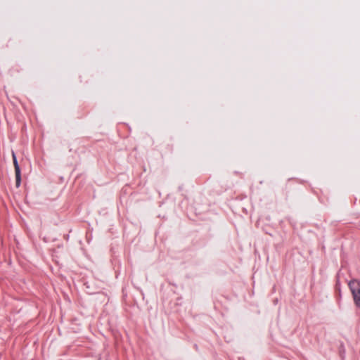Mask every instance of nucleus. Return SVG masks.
Returning <instances> with one entry per match:
<instances>
[{
    "instance_id": "obj_2",
    "label": "nucleus",
    "mask_w": 360,
    "mask_h": 360,
    "mask_svg": "<svg viewBox=\"0 0 360 360\" xmlns=\"http://www.w3.org/2000/svg\"><path fill=\"white\" fill-rule=\"evenodd\" d=\"M12 158L15 173V184L17 187H19L21 182L20 169L17 161L15 154L13 151L12 152Z\"/></svg>"
},
{
    "instance_id": "obj_1",
    "label": "nucleus",
    "mask_w": 360,
    "mask_h": 360,
    "mask_svg": "<svg viewBox=\"0 0 360 360\" xmlns=\"http://www.w3.org/2000/svg\"><path fill=\"white\" fill-rule=\"evenodd\" d=\"M349 288L352 294L355 305L360 308V281L357 280L351 281L349 283Z\"/></svg>"
}]
</instances>
